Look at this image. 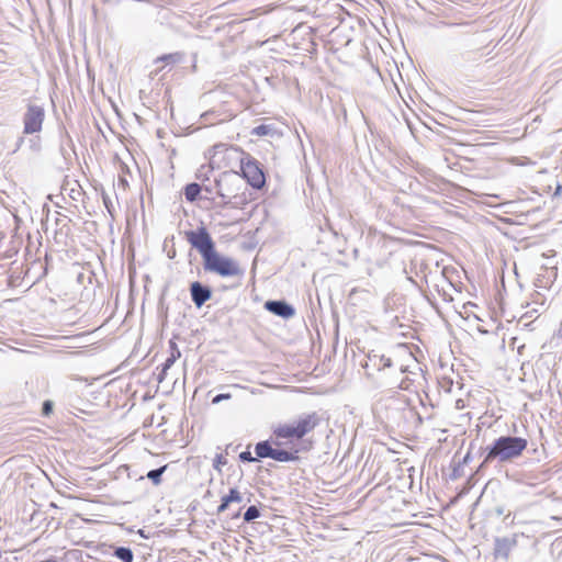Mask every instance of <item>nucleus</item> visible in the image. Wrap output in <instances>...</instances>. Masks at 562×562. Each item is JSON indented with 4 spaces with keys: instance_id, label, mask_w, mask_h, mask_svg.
<instances>
[{
    "instance_id": "f257e3e1",
    "label": "nucleus",
    "mask_w": 562,
    "mask_h": 562,
    "mask_svg": "<svg viewBox=\"0 0 562 562\" xmlns=\"http://www.w3.org/2000/svg\"><path fill=\"white\" fill-rule=\"evenodd\" d=\"M321 424L322 417L318 413L301 414L291 422L273 427L271 439L256 445V458L251 456L250 451H243L239 459L247 462L263 458H271L278 462L296 461L300 458V451L312 449L311 437Z\"/></svg>"
},
{
    "instance_id": "f03ea898",
    "label": "nucleus",
    "mask_w": 562,
    "mask_h": 562,
    "mask_svg": "<svg viewBox=\"0 0 562 562\" xmlns=\"http://www.w3.org/2000/svg\"><path fill=\"white\" fill-rule=\"evenodd\" d=\"M247 159V151L236 145L215 144L210 151V166L212 169L223 170V172H239L238 169Z\"/></svg>"
},
{
    "instance_id": "7ed1b4c3",
    "label": "nucleus",
    "mask_w": 562,
    "mask_h": 562,
    "mask_svg": "<svg viewBox=\"0 0 562 562\" xmlns=\"http://www.w3.org/2000/svg\"><path fill=\"white\" fill-rule=\"evenodd\" d=\"M215 191L225 204L239 205L247 201L239 172H222L215 181Z\"/></svg>"
},
{
    "instance_id": "20e7f679",
    "label": "nucleus",
    "mask_w": 562,
    "mask_h": 562,
    "mask_svg": "<svg viewBox=\"0 0 562 562\" xmlns=\"http://www.w3.org/2000/svg\"><path fill=\"white\" fill-rule=\"evenodd\" d=\"M527 446L528 442L525 438L509 436L501 437L494 442V446L487 452L485 462L495 458H498L501 461L512 460L519 457Z\"/></svg>"
},
{
    "instance_id": "39448f33",
    "label": "nucleus",
    "mask_w": 562,
    "mask_h": 562,
    "mask_svg": "<svg viewBox=\"0 0 562 562\" xmlns=\"http://www.w3.org/2000/svg\"><path fill=\"white\" fill-rule=\"evenodd\" d=\"M203 265L206 271L216 273L223 278L238 277L243 273L236 260L222 256L216 250H213L203 259Z\"/></svg>"
},
{
    "instance_id": "423d86ee",
    "label": "nucleus",
    "mask_w": 562,
    "mask_h": 562,
    "mask_svg": "<svg viewBox=\"0 0 562 562\" xmlns=\"http://www.w3.org/2000/svg\"><path fill=\"white\" fill-rule=\"evenodd\" d=\"M240 180L245 179L249 186L255 189H261L266 184V176L260 164L247 153V159H244L239 169Z\"/></svg>"
},
{
    "instance_id": "0eeeda50",
    "label": "nucleus",
    "mask_w": 562,
    "mask_h": 562,
    "mask_svg": "<svg viewBox=\"0 0 562 562\" xmlns=\"http://www.w3.org/2000/svg\"><path fill=\"white\" fill-rule=\"evenodd\" d=\"M186 238L201 254L203 259L215 250L214 243L205 227L186 232Z\"/></svg>"
},
{
    "instance_id": "6e6552de",
    "label": "nucleus",
    "mask_w": 562,
    "mask_h": 562,
    "mask_svg": "<svg viewBox=\"0 0 562 562\" xmlns=\"http://www.w3.org/2000/svg\"><path fill=\"white\" fill-rule=\"evenodd\" d=\"M45 112L44 109L40 105L30 104L24 114L23 123H24V133L25 134H34L38 133L42 130V125L44 122Z\"/></svg>"
},
{
    "instance_id": "1a4fd4ad",
    "label": "nucleus",
    "mask_w": 562,
    "mask_h": 562,
    "mask_svg": "<svg viewBox=\"0 0 562 562\" xmlns=\"http://www.w3.org/2000/svg\"><path fill=\"white\" fill-rule=\"evenodd\" d=\"M265 308L283 318H291L295 314L294 308L283 301H267Z\"/></svg>"
},
{
    "instance_id": "9d476101",
    "label": "nucleus",
    "mask_w": 562,
    "mask_h": 562,
    "mask_svg": "<svg viewBox=\"0 0 562 562\" xmlns=\"http://www.w3.org/2000/svg\"><path fill=\"white\" fill-rule=\"evenodd\" d=\"M190 291L192 301L198 307H201L211 297V291L202 286L200 282H193Z\"/></svg>"
},
{
    "instance_id": "9b49d317",
    "label": "nucleus",
    "mask_w": 562,
    "mask_h": 562,
    "mask_svg": "<svg viewBox=\"0 0 562 562\" xmlns=\"http://www.w3.org/2000/svg\"><path fill=\"white\" fill-rule=\"evenodd\" d=\"M241 494L237 488H231L229 493L222 497L221 505L217 507V514L227 509L231 503H240Z\"/></svg>"
},
{
    "instance_id": "f8f14e48",
    "label": "nucleus",
    "mask_w": 562,
    "mask_h": 562,
    "mask_svg": "<svg viewBox=\"0 0 562 562\" xmlns=\"http://www.w3.org/2000/svg\"><path fill=\"white\" fill-rule=\"evenodd\" d=\"M201 192V188L198 183H190L184 189V195L186 199L190 202H193L196 200Z\"/></svg>"
},
{
    "instance_id": "ddd939ff",
    "label": "nucleus",
    "mask_w": 562,
    "mask_h": 562,
    "mask_svg": "<svg viewBox=\"0 0 562 562\" xmlns=\"http://www.w3.org/2000/svg\"><path fill=\"white\" fill-rule=\"evenodd\" d=\"M114 554L123 562H133V553L128 548H117Z\"/></svg>"
},
{
    "instance_id": "4468645a",
    "label": "nucleus",
    "mask_w": 562,
    "mask_h": 562,
    "mask_svg": "<svg viewBox=\"0 0 562 562\" xmlns=\"http://www.w3.org/2000/svg\"><path fill=\"white\" fill-rule=\"evenodd\" d=\"M167 465H164L157 470H151L147 473V477L155 484L158 485L161 482V474L166 471Z\"/></svg>"
},
{
    "instance_id": "2eb2a0df",
    "label": "nucleus",
    "mask_w": 562,
    "mask_h": 562,
    "mask_svg": "<svg viewBox=\"0 0 562 562\" xmlns=\"http://www.w3.org/2000/svg\"><path fill=\"white\" fill-rule=\"evenodd\" d=\"M260 516V512L256 506H250L244 514L245 521H252Z\"/></svg>"
},
{
    "instance_id": "dca6fc26",
    "label": "nucleus",
    "mask_w": 562,
    "mask_h": 562,
    "mask_svg": "<svg viewBox=\"0 0 562 562\" xmlns=\"http://www.w3.org/2000/svg\"><path fill=\"white\" fill-rule=\"evenodd\" d=\"M180 56L179 54H167V55H164V56H160L158 57L155 63L158 64V63H176L177 60H179Z\"/></svg>"
},
{
    "instance_id": "f3484780",
    "label": "nucleus",
    "mask_w": 562,
    "mask_h": 562,
    "mask_svg": "<svg viewBox=\"0 0 562 562\" xmlns=\"http://www.w3.org/2000/svg\"><path fill=\"white\" fill-rule=\"evenodd\" d=\"M227 463L226 457L224 454H217L214 459V468L216 470H221L223 465Z\"/></svg>"
},
{
    "instance_id": "a211bd4d",
    "label": "nucleus",
    "mask_w": 562,
    "mask_h": 562,
    "mask_svg": "<svg viewBox=\"0 0 562 562\" xmlns=\"http://www.w3.org/2000/svg\"><path fill=\"white\" fill-rule=\"evenodd\" d=\"M270 128L267 125H259L252 130V134L257 136H265L269 133Z\"/></svg>"
},
{
    "instance_id": "6ab92c4d",
    "label": "nucleus",
    "mask_w": 562,
    "mask_h": 562,
    "mask_svg": "<svg viewBox=\"0 0 562 562\" xmlns=\"http://www.w3.org/2000/svg\"><path fill=\"white\" fill-rule=\"evenodd\" d=\"M379 361H380V366H381L380 368H383V369L384 368H389L392 364L391 363V359L390 358H384V356H381L379 358Z\"/></svg>"
},
{
    "instance_id": "aec40b11",
    "label": "nucleus",
    "mask_w": 562,
    "mask_h": 562,
    "mask_svg": "<svg viewBox=\"0 0 562 562\" xmlns=\"http://www.w3.org/2000/svg\"><path fill=\"white\" fill-rule=\"evenodd\" d=\"M52 409H53V405L49 401H46L44 402L43 404V414L44 415H49L52 413Z\"/></svg>"
},
{
    "instance_id": "412c9836",
    "label": "nucleus",
    "mask_w": 562,
    "mask_h": 562,
    "mask_svg": "<svg viewBox=\"0 0 562 562\" xmlns=\"http://www.w3.org/2000/svg\"><path fill=\"white\" fill-rule=\"evenodd\" d=\"M229 397H231V395H229V394H218V395H216V396L212 400V403L217 404V403H220V402H221V401H223V400H228Z\"/></svg>"
},
{
    "instance_id": "4be33fe9",
    "label": "nucleus",
    "mask_w": 562,
    "mask_h": 562,
    "mask_svg": "<svg viewBox=\"0 0 562 562\" xmlns=\"http://www.w3.org/2000/svg\"><path fill=\"white\" fill-rule=\"evenodd\" d=\"M173 361H175L173 358L167 359L166 362H165V369H168L169 367H171Z\"/></svg>"
},
{
    "instance_id": "5701e85b",
    "label": "nucleus",
    "mask_w": 562,
    "mask_h": 562,
    "mask_svg": "<svg viewBox=\"0 0 562 562\" xmlns=\"http://www.w3.org/2000/svg\"><path fill=\"white\" fill-rule=\"evenodd\" d=\"M370 360L374 362V366L376 364V356H374L373 358H370Z\"/></svg>"
}]
</instances>
